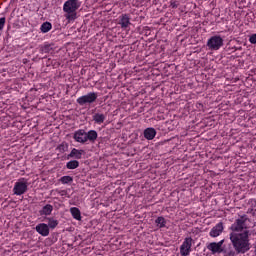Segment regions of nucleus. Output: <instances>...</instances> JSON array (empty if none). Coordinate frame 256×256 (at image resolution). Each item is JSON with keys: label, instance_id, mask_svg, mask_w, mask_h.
Listing matches in <instances>:
<instances>
[{"label": "nucleus", "instance_id": "nucleus-1", "mask_svg": "<svg viewBox=\"0 0 256 256\" xmlns=\"http://www.w3.org/2000/svg\"><path fill=\"white\" fill-rule=\"evenodd\" d=\"M230 241L236 251V253H247L251 249V243H249V230H244L242 233H230Z\"/></svg>", "mask_w": 256, "mask_h": 256}, {"label": "nucleus", "instance_id": "nucleus-2", "mask_svg": "<svg viewBox=\"0 0 256 256\" xmlns=\"http://www.w3.org/2000/svg\"><path fill=\"white\" fill-rule=\"evenodd\" d=\"M81 7L79 0H68L64 3L65 17L68 21H75L77 19V9Z\"/></svg>", "mask_w": 256, "mask_h": 256}, {"label": "nucleus", "instance_id": "nucleus-3", "mask_svg": "<svg viewBox=\"0 0 256 256\" xmlns=\"http://www.w3.org/2000/svg\"><path fill=\"white\" fill-rule=\"evenodd\" d=\"M247 221H250L247 215L240 216V218L236 219L235 222L231 225L230 231H232V233L243 232L244 229H248L246 224Z\"/></svg>", "mask_w": 256, "mask_h": 256}, {"label": "nucleus", "instance_id": "nucleus-4", "mask_svg": "<svg viewBox=\"0 0 256 256\" xmlns=\"http://www.w3.org/2000/svg\"><path fill=\"white\" fill-rule=\"evenodd\" d=\"M98 97L99 95L97 92H89L88 94L79 97L76 102L80 107H84V105H93V103L97 102Z\"/></svg>", "mask_w": 256, "mask_h": 256}, {"label": "nucleus", "instance_id": "nucleus-5", "mask_svg": "<svg viewBox=\"0 0 256 256\" xmlns=\"http://www.w3.org/2000/svg\"><path fill=\"white\" fill-rule=\"evenodd\" d=\"M207 250L211 251L212 255H215V253H224V256H235V251L231 249H220L217 245V242H211L207 246Z\"/></svg>", "mask_w": 256, "mask_h": 256}, {"label": "nucleus", "instance_id": "nucleus-6", "mask_svg": "<svg viewBox=\"0 0 256 256\" xmlns=\"http://www.w3.org/2000/svg\"><path fill=\"white\" fill-rule=\"evenodd\" d=\"M207 47L210 49V51H219L221 47H223V38L221 36H212L208 42Z\"/></svg>", "mask_w": 256, "mask_h": 256}, {"label": "nucleus", "instance_id": "nucleus-7", "mask_svg": "<svg viewBox=\"0 0 256 256\" xmlns=\"http://www.w3.org/2000/svg\"><path fill=\"white\" fill-rule=\"evenodd\" d=\"M193 246V238H185L183 244L180 246V254L182 256H188L191 253V247Z\"/></svg>", "mask_w": 256, "mask_h": 256}, {"label": "nucleus", "instance_id": "nucleus-8", "mask_svg": "<svg viewBox=\"0 0 256 256\" xmlns=\"http://www.w3.org/2000/svg\"><path fill=\"white\" fill-rule=\"evenodd\" d=\"M13 191L14 195H24V193H27V182H16Z\"/></svg>", "mask_w": 256, "mask_h": 256}, {"label": "nucleus", "instance_id": "nucleus-9", "mask_svg": "<svg viewBox=\"0 0 256 256\" xmlns=\"http://www.w3.org/2000/svg\"><path fill=\"white\" fill-rule=\"evenodd\" d=\"M73 139L77 142V143H87V139H86V132L83 129L77 130L74 135H73Z\"/></svg>", "mask_w": 256, "mask_h": 256}, {"label": "nucleus", "instance_id": "nucleus-10", "mask_svg": "<svg viewBox=\"0 0 256 256\" xmlns=\"http://www.w3.org/2000/svg\"><path fill=\"white\" fill-rule=\"evenodd\" d=\"M83 155H85V150L73 148L70 154L67 155V159H83Z\"/></svg>", "mask_w": 256, "mask_h": 256}, {"label": "nucleus", "instance_id": "nucleus-11", "mask_svg": "<svg viewBox=\"0 0 256 256\" xmlns=\"http://www.w3.org/2000/svg\"><path fill=\"white\" fill-rule=\"evenodd\" d=\"M35 229L39 235H42V237H47L49 235V226L45 223L38 224Z\"/></svg>", "mask_w": 256, "mask_h": 256}, {"label": "nucleus", "instance_id": "nucleus-12", "mask_svg": "<svg viewBox=\"0 0 256 256\" xmlns=\"http://www.w3.org/2000/svg\"><path fill=\"white\" fill-rule=\"evenodd\" d=\"M223 222H219L216 226H214L210 231V237H219L223 233Z\"/></svg>", "mask_w": 256, "mask_h": 256}, {"label": "nucleus", "instance_id": "nucleus-13", "mask_svg": "<svg viewBox=\"0 0 256 256\" xmlns=\"http://www.w3.org/2000/svg\"><path fill=\"white\" fill-rule=\"evenodd\" d=\"M119 25H121L122 29H127L131 25V18L129 14H122L120 17Z\"/></svg>", "mask_w": 256, "mask_h": 256}, {"label": "nucleus", "instance_id": "nucleus-14", "mask_svg": "<svg viewBox=\"0 0 256 256\" xmlns=\"http://www.w3.org/2000/svg\"><path fill=\"white\" fill-rule=\"evenodd\" d=\"M143 135L148 141H153L155 135H157V130H155V128H146Z\"/></svg>", "mask_w": 256, "mask_h": 256}, {"label": "nucleus", "instance_id": "nucleus-15", "mask_svg": "<svg viewBox=\"0 0 256 256\" xmlns=\"http://www.w3.org/2000/svg\"><path fill=\"white\" fill-rule=\"evenodd\" d=\"M51 51H53V48L51 47L50 44H46L44 46L40 47V53L42 56V59H47V55H49V53H51Z\"/></svg>", "mask_w": 256, "mask_h": 256}, {"label": "nucleus", "instance_id": "nucleus-16", "mask_svg": "<svg viewBox=\"0 0 256 256\" xmlns=\"http://www.w3.org/2000/svg\"><path fill=\"white\" fill-rule=\"evenodd\" d=\"M97 131L95 130H90L88 132H86V142L90 141V143H95V141H97Z\"/></svg>", "mask_w": 256, "mask_h": 256}, {"label": "nucleus", "instance_id": "nucleus-17", "mask_svg": "<svg viewBox=\"0 0 256 256\" xmlns=\"http://www.w3.org/2000/svg\"><path fill=\"white\" fill-rule=\"evenodd\" d=\"M53 213V205L51 204H46L42 210L39 211V215L43 217V215H51Z\"/></svg>", "mask_w": 256, "mask_h": 256}, {"label": "nucleus", "instance_id": "nucleus-18", "mask_svg": "<svg viewBox=\"0 0 256 256\" xmlns=\"http://www.w3.org/2000/svg\"><path fill=\"white\" fill-rule=\"evenodd\" d=\"M71 215L76 221H81V210L77 207H72L70 209Z\"/></svg>", "mask_w": 256, "mask_h": 256}, {"label": "nucleus", "instance_id": "nucleus-19", "mask_svg": "<svg viewBox=\"0 0 256 256\" xmlns=\"http://www.w3.org/2000/svg\"><path fill=\"white\" fill-rule=\"evenodd\" d=\"M93 121H95L97 125H101L102 123H105V115L96 113L93 115Z\"/></svg>", "mask_w": 256, "mask_h": 256}, {"label": "nucleus", "instance_id": "nucleus-20", "mask_svg": "<svg viewBox=\"0 0 256 256\" xmlns=\"http://www.w3.org/2000/svg\"><path fill=\"white\" fill-rule=\"evenodd\" d=\"M51 29H53L51 22H44L40 27L41 33H49Z\"/></svg>", "mask_w": 256, "mask_h": 256}, {"label": "nucleus", "instance_id": "nucleus-21", "mask_svg": "<svg viewBox=\"0 0 256 256\" xmlns=\"http://www.w3.org/2000/svg\"><path fill=\"white\" fill-rule=\"evenodd\" d=\"M79 167V161L71 160L66 163V169H77Z\"/></svg>", "mask_w": 256, "mask_h": 256}, {"label": "nucleus", "instance_id": "nucleus-22", "mask_svg": "<svg viewBox=\"0 0 256 256\" xmlns=\"http://www.w3.org/2000/svg\"><path fill=\"white\" fill-rule=\"evenodd\" d=\"M60 182L63 183V185H68V183H73V177L63 176L60 178Z\"/></svg>", "mask_w": 256, "mask_h": 256}, {"label": "nucleus", "instance_id": "nucleus-23", "mask_svg": "<svg viewBox=\"0 0 256 256\" xmlns=\"http://www.w3.org/2000/svg\"><path fill=\"white\" fill-rule=\"evenodd\" d=\"M58 151H60V153H65L66 151L69 150V144L63 142L62 144H60L58 147H57Z\"/></svg>", "mask_w": 256, "mask_h": 256}, {"label": "nucleus", "instance_id": "nucleus-24", "mask_svg": "<svg viewBox=\"0 0 256 256\" xmlns=\"http://www.w3.org/2000/svg\"><path fill=\"white\" fill-rule=\"evenodd\" d=\"M57 225H59V221L54 220L53 218H48V227H50V229H55Z\"/></svg>", "mask_w": 256, "mask_h": 256}, {"label": "nucleus", "instance_id": "nucleus-25", "mask_svg": "<svg viewBox=\"0 0 256 256\" xmlns=\"http://www.w3.org/2000/svg\"><path fill=\"white\" fill-rule=\"evenodd\" d=\"M156 225H160V228L165 227V224L167 223V221H165V218L160 216L155 220Z\"/></svg>", "mask_w": 256, "mask_h": 256}, {"label": "nucleus", "instance_id": "nucleus-26", "mask_svg": "<svg viewBox=\"0 0 256 256\" xmlns=\"http://www.w3.org/2000/svg\"><path fill=\"white\" fill-rule=\"evenodd\" d=\"M7 19L5 17L0 18V31H2L3 27H5V22Z\"/></svg>", "mask_w": 256, "mask_h": 256}, {"label": "nucleus", "instance_id": "nucleus-27", "mask_svg": "<svg viewBox=\"0 0 256 256\" xmlns=\"http://www.w3.org/2000/svg\"><path fill=\"white\" fill-rule=\"evenodd\" d=\"M249 42L252 43V45H256V34H252L249 37Z\"/></svg>", "mask_w": 256, "mask_h": 256}, {"label": "nucleus", "instance_id": "nucleus-28", "mask_svg": "<svg viewBox=\"0 0 256 256\" xmlns=\"http://www.w3.org/2000/svg\"><path fill=\"white\" fill-rule=\"evenodd\" d=\"M216 244H217L218 248H220V249H230V250H232V249H231V246H230V248H225V247H223V240H221L220 242H218V243H216Z\"/></svg>", "mask_w": 256, "mask_h": 256}, {"label": "nucleus", "instance_id": "nucleus-29", "mask_svg": "<svg viewBox=\"0 0 256 256\" xmlns=\"http://www.w3.org/2000/svg\"><path fill=\"white\" fill-rule=\"evenodd\" d=\"M171 7H172L173 9H175V7H177V4H175V2H172V3H171Z\"/></svg>", "mask_w": 256, "mask_h": 256}, {"label": "nucleus", "instance_id": "nucleus-30", "mask_svg": "<svg viewBox=\"0 0 256 256\" xmlns=\"http://www.w3.org/2000/svg\"><path fill=\"white\" fill-rule=\"evenodd\" d=\"M247 213H253V209H249Z\"/></svg>", "mask_w": 256, "mask_h": 256}, {"label": "nucleus", "instance_id": "nucleus-31", "mask_svg": "<svg viewBox=\"0 0 256 256\" xmlns=\"http://www.w3.org/2000/svg\"><path fill=\"white\" fill-rule=\"evenodd\" d=\"M238 50H241V47H240V48H238Z\"/></svg>", "mask_w": 256, "mask_h": 256}]
</instances>
